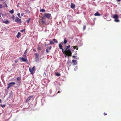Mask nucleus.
<instances>
[{"label": "nucleus", "instance_id": "cd10ccee", "mask_svg": "<svg viewBox=\"0 0 121 121\" xmlns=\"http://www.w3.org/2000/svg\"><path fill=\"white\" fill-rule=\"evenodd\" d=\"M25 29H23V30H21V31H20L22 32H25Z\"/></svg>", "mask_w": 121, "mask_h": 121}, {"label": "nucleus", "instance_id": "7ed1b4c3", "mask_svg": "<svg viewBox=\"0 0 121 121\" xmlns=\"http://www.w3.org/2000/svg\"><path fill=\"white\" fill-rule=\"evenodd\" d=\"M113 18L115 19L114 20L115 22H119V21L118 19V16L117 14L114 15L113 16Z\"/></svg>", "mask_w": 121, "mask_h": 121}, {"label": "nucleus", "instance_id": "864d4df0", "mask_svg": "<svg viewBox=\"0 0 121 121\" xmlns=\"http://www.w3.org/2000/svg\"><path fill=\"white\" fill-rule=\"evenodd\" d=\"M1 114V113H0V115Z\"/></svg>", "mask_w": 121, "mask_h": 121}, {"label": "nucleus", "instance_id": "0eeeda50", "mask_svg": "<svg viewBox=\"0 0 121 121\" xmlns=\"http://www.w3.org/2000/svg\"><path fill=\"white\" fill-rule=\"evenodd\" d=\"M34 96L33 95H32L30 96L27 99L26 101V103L28 102L30 100V99L32 98Z\"/></svg>", "mask_w": 121, "mask_h": 121}, {"label": "nucleus", "instance_id": "a211bd4d", "mask_svg": "<svg viewBox=\"0 0 121 121\" xmlns=\"http://www.w3.org/2000/svg\"><path fill=\"white\" fill-rule=\"evenodd\" d=\"M35 58H37L39 56V55L37 53H36L35 54Z\"/></svg>", "mask_w": 121, "mask_h": 121}, {"label": "nucleus", "instance_id": "aec40b11", "mask_svg": "<svg viewBox=\"0 0 121 121\" xmlns=\"http://www.w3.org/2000/svg\"><path fill=\"white\" fill-rule=\"evenodd\" d=\"M70 47V45H69L68 46H66V49H69V48Z\"/></svg>", "mask_w": 121, "mask_h": 121}, {"label": "nucleus", "instance_id": "c9c22d12", "mask_svg": "<svg viewBox=\"0 0 121 121\" xmlns=\"http://www.w3.org/2000/svg\"><path fill=\"white\" fill-rule=\"evenodd\" d=\"M26 52H26V51H25V52H24V55H25V56H26Z\"/></svg>", "mask_w": 121, "mask_h": 121}, {"label": "nucleus", "instance_id": "4be33fe9", "mask_svg": "<svg viewBox=\"0 0 121 121\" xmlns=\"http://www.w3.org/2000/svg\"><path fill=\"white\" fill-rule=\"evenodd\" d=\"M73 47L74 48V49H76L77 50H78V48L77 46H73Z\"/></svg>", "mask_w": 121, "mask_h": 121}, {"label": "nucleus", "instance_id": "2f4dec72", "mask_svg": "<svg viewBox=\"0 0 121 121\" xmlns=\"http://www.w3.org/2000/svg\"><path fill=\"white\" fill-rule=\"evenodd\" d=\"M49 50H48V49L47 48L46 49V52L47 53H48L49 52Z\"/></svg>", "mask_w": 121, "mask_h": 121}, {"label": "nucleus", "instance_id": "dca6fc26", "mask_svg": "<svg viewBox=\"0 0 121 121\" xmlns=\"http://www.w3.org/2000/svg\"><path fill=\"white\" fill-rule=\"evenodd\" d=\"M9 12L11 14H13L14 13V10L13 9H12L11 10L9 11Z\"/></svg>", "mask_w": 121, "mask_h": 121}, {"label": "nucleus", "instance_id": "58836bf2", "mask_svg": "<svg viewBox=\"0 0 121 121\" xmlns=\"http://www.w3.org/2000/svg\"><path fill=\"white\" fill-rule=\"evenodd\" d=\"M10 87L9 86H8L7 88V89H9Z\"/></svg>", "mask_w": 121, "mask_h": 121}, {"label": "nucleus", "instance_id": "603ef678", "mask_svg": "<svg viewBox=\"0 0 121 121\" xmlns=\"http://www.w3.org/2000/svg\"><path fill=\"white\" fill-rule=\"evenodd\" d=\"M4 7H5V6H4Z\"/></svg>", "mask_w": 121, "mask_h": 121}, {"label": "nucleus", "instance_id": "f704fd0d", "mask_svg": "<svg viewBox=\"0 0 121 121\" xmlns=\"http://www.w3.org/2000/svg\"><path fill=\"white\" fill-rule=\"evenodd\" d=\"M18 62V60L17 59L15 61V62L16 63Z\"/></svg>", "mask_w": 121, "mask_h": 121}, {"label": "nucleus", "instance_id": "20e7f679", "mask_svg": "<svg viewBox=\"0 0 121 121\" xmlns=\"http://www.w3.org/2000/svg\"><path fill=\"white\" fill-rule=\"evenodd\" d=\"M15 22L21 23L22 22L21 19H20L18 17H16L15 18Z\"/></svg>", "mask_w": 121, "mask_h": 121}, {"label": "nucleus", "instance_id": "f8f14e48", "mask_svg": "<svg viewBox=\"0 0 121 121\" xmlns=\"http://www.w3.org/2000/svg\"><path fill=\"white\" fill-rule=\"evenodd\" d=\"M2 22L5 23L6 24H8L9 23V21L8 20H6L5 21H4L3 20H2Z\"/></svg>", "mask_w": 121, "mask_h": 121}, {"label": "nucleus", "instance_id": "72a5a7b5", "mask_svg": "<svg viewBox=\"0 0 121 121\" xmlns=\"http://www.w3.org/2000/svg\"><path fill=\"white\" fill-rule=\"evenodd\" d=\"M86 26L85 25H84L83 26V30H84L86 29Z\"/></svg>", "mask_w": 121, "mask_h": 121}, {"label": "nucleus", "instance_id": "c85d7f7f", "mask_svg": "<svg viewBox=\"0 0 121 121\" xmlns=\"http://www.w3.org/2000/svg\"><path fill=\"white\" fill-rule=\"evenodd\" d=\"M41 48L39 47H38L37 48V49L38 51H39L41 50Z\"/></svg>", "mask_w": 121, "mask_h": 121}, {"label": "nucleus", "instance_id": "5701e85b", "mask_svg": "<svg viewBox=\"0 0 121 121\" xmlns=\"http://www.w3.org/2000/svg\"><path fill=\"white\" fill-rule=\"evenodd\" d=\"M50 43L51 45H52V44H54V43L52 41H50Z\"/></svg>", "mask_w": 121, "mask_h": 121}, {"label": "nucleus", "instance_id": "79ce46f5", "mask_svg": "<svg viewBox=\"0 0 121 121\" xmlns=\"http://www.w3.org/2000/svg\"><path fill=\"white\" fill-rule=\"evenodd\" d=\"M118 2L121 1V0H116Z\"/></svg>", "mask_w": 121, "mask_h": 121}, {"label": "nucleus", "instance_id": "c03bdc74", "mask_svg": "<svg viewBox=\"0 0 121 121\" xmlns=\"http://www.w3.org/2000/svg\"><path fill=\"white\" fill-rule=\"evenodd\" d=\"M104 114L105 115H107V114L105 112H104Z\"/></svg>", "mask_w": 121, "mask_h": 121}, {"label": "nucleus", "instance_id": "09e8293b", "mask_svg": "<svg viewBox=\"0 0 121 121\" xmlns=\"http://www.w3.org/2000/svg\"><path fill=\"white\" fill-rule=\"evenodd\" d=\"M60 91H58L57 92V94H58V93H60Z\"/></svg>", "mask_w": 121, "mask_h": 121}, {"label": "nucleus", "instance_id": "37998d69", "mask_svg": "<svg viewBox=\"0 0 121 121\" xmlns=\"http://www.w3.org/2000/svg\"><path fill=\"white\" fill-rule=\"evenodd\" d=\"M14 16H13V17H12V18L13 19H14Z\"/></svg>", "mask_w": 121, "mask_h": 121}, {"label": "nucleus", "instance_id": "4468645a", "mask_svg": "<svg viewBox=\"0 0 121 121\" xmlns=\"http://www.w3.org/2000/svg\"><path fill=\"white\" fill-rule=\"evenodd\" d=\"M94 15L95 16H100V14L98 12H97L96 13H95L94 14Z\"/></svg>", "mask_w": 121, "mask_h": 121}, {"label": "nucleus", "instance_id": "473e14b6", "mask_svg": "<svg viewBox=\"0 0 121 121\" xmlns=\"http://www.w3.org/2000/svg\"><path fill=\"white\" fill-rule=\"evenodd\" d=\"M18 16L20 18H21V17L20 16V13H18L17 14Z\"/></svg>", "mask_w": 121, "mask_h": 121}, {"label": "nucleus", "instance_id": "f03ea898", "mask_svg": "<svg viewBox=\"0 0 121 121\" xmlns=\"http://www.w3.org/2000/svg\"><path fill=\"white\" fill-rule=\"evenodd\" d=\"M35 66H33L32 68H29V70L31 74H33L34 73H35Z\"/></svg>", "mask_w": 121, "mask_h": 121}, {"label": "nucleus", "instance_id": "393cba45", "mask_svg": "<svg viewBox=\"0 0 121 121\" xmlns=\"http://www.w3.org/2000/svg\"><path fill=\"white\" fill-rule=\"evenodd\" d=\"M0 105H1L2 107L3 108L5 107L6 106V105L5 104H4L3 105L0 104Z\"/></svg>", "mask_w": 121, "mask_h": 121}, {"label": "nucleus", "instance_id": "423d86ee", "mask_svg": "<svg viewBox=\"0 0 121 121\" xmlns=\"http://www.w3.org/2000/svg\"><path fill=\"white\" fill-rule=\"evenodd\" d=\"M19 59L20 60H21V61L24 62H28V60L26 58H25L23 57H19Z\"/></svg>", "mask_w": 121, "mask_h": 121}, {"label": "nucleus", "instance_id": "f257e3e1", "mask_svg": "<svg viewBox=\"0 0 121 121\" xmlns=\"http://www.w3.org/2000/svg\"><path fill=\"white\" fill-rule=\"evenodd\" d=\"M71 50L72 49L71 48H69L68 49H65V50H64L62 52L65 54L67 55V56H68V58L69 56H71L72 55Z\"/></svg>", "mask_w": 121, "mask_h": 121}, {"label": "nucleus", "instance_id": "e433bc0d", "mask_svg": "<svg viewBox=\"0 0 121 121\" xmlns=\"http://www.w3.org/2000/svg\"><path fill=\"white\" fill-rule=\"evenodd\" d=\"M2 5L1 4H0V8H2Z\"/></svg>", "mask_w": 121, "mask_h": 121}, {"label": "nucleus", "instance_id": "a878e982", "mask_svg": "<svg viewBox=\"0 0 121 121\" xmlns=\"http://www.w3.org/2000/svg\"><path fill=\"white\" fill-rule=\"evenodd\" d=\"M45 17L43 15V16L42 17H41V20H44V18Z\"/></svg>", "mask_w": 121, "mask_h": 121}, {"label": "nucleus", "instance_id": "1a4fd4ad", "mask_svg": "<svg viewBox=\"0 0 121 121\" xmlns=\"http://www.w3.org/2000/svg\"><path fill=\"white\" fill-rule=\"evenodd\" d=\"M59 48L60 49H62V51L63 52V51L64 50V49L63 48L61 44H59Z\"/></svg>", "mask_w": 121, "mask_h": 121}, {"label": "nucleus", "instance_id": "bb28decb", "mask_svg": "<svg viewBox=\"0 0 121 121\" xmlns=\"http://www.w3.org/2000/svg\"><path fill=\"white\" fill-rule=\"evenodd\" d=\"M17 80L18 81H20L21 79V78L20 77H18L17 78Z\"/></svg>", "mask_w": 121, "mask_h": 121}, {"label": "nucleus", "instance_id": "c756f323", "mask_svg": "<svg viewBox=\"0 0 121 121\" xmlns=\"http://www.w3.org/2000/svg\"><path fill=\"white\" fill-rule=\"evenodd\" d=\"M30 18H29V19L28 20H26V22L27 23H29V22L30 20Z\"/></svg>", "mask_w": 121, "mask_h": 121}, {"label": "nucleus", "instance_id": "2eb2a0df", "mask_svg": "<svg viewBox=\"0 0 121 121\" xmlns=\"http://www.w3.org/2000/svg\"><path fill=\"white\" fill-rule=\"evenodd\" d=\"M41 21L42 22V23L43 24L46 25V22L43 20H41Z\"/></svg>", "mask_w": 121, "mask_h": 121}, {"label": "nucleus", "instance_id": "7c9ffc66", "mask_svg": "<svg viewBox=\"0 0 121 121\" xmlns=\"http://www.w3.org/2000/svg\"><path fill=\"white\" fill-rule=\"evenodd\" d=\"M52 48V46H50L49 48L48 47V50H50Z\"/></svg>", "mask_w": 121, "mask_h": 121}, {"label": "nucleus", "instance_id": "b1692460", "mask_svg": "<svg viewBox=\"0 0 121 121\" xmlns=\"http://www.w3.org/2000/svg\"><path fill=\"white\" fill-rule=\"evenodd\" d=\"M40 11L42 12H44L45 11V10L44 9H41L40 10Z\"/></svg>", "mask_w": 121, "mask_h": 121}, {"label": "nucleus", "instance_id": "a19ab883", "mask_svg": "<svg viewBox=\"0 0 121 121\" xmlns=\"http://www.w3.org/2000/svg\"><path fill=\"white\" fill-rule=\"evenodd\" d=\"M76 57V56H72V57L73 58Z\"/></svg>", "mask_w": 121, "mask_h": 121}, {"label": "nucleus", "instance_id": "9d476101", "mask_svg": "<svg viewBox=\"0 0 121 121\" xmlns=\"http://www.w3.org/2000/svg\"><path fill=\"white\" fill-rule=\"evenodd\" d=\"M72 63H73V65H74L77 64V61L73 60L72 61Z\"/></svg>", "mask_w": 121, "mask_h": 121}, {"label": "nucleus", "instance_id": "39448f33", "mask_svg": "<svg viewBox=\"0 0 121 121\" xmlns=\"http://www.w3.org/2000/svg\"><path fill=\"white\" fill-rule=\"evenodd\" d=\"M43 16L49 19L51 17V14L48 13H45L43 15Z\"/></svg>", "mask_w": 121, "mask_h": 121}, {"label": "nucleus", "instance_id": "de8ad7c7", "mask_svg": "<svg viewBox=\"0 0 121 121\" xmlns=\"http://www.w3.org/2000/svg\"><path fill=\"white\" fill-rule=\"evenodd\" d=\"M5 0H0V1H3Z\"/></svg>", "mask_w": 121, "mask_h": 121}, {"label": "nucleus", "instance_id": "8fccbe9b", "mask_svg": "<svg viewBox=\"0 0 121 121\" xmlns=\"http://www.w3.org/2000/svg\"><path fill=\"white\" fill-rule=\"evenodd\" d=\"M16 65V64H15V63H14L13 64V65Z\"/></svg>", "mask_w": 121, "mask_h": 121}, {"label": "nucleus", "instance_id": "3c124183", "mask_svg": "<svg viewBox=\"0 0 121 121\" xmlns=\"http://www.w3.org/2000/svg\"><path fill=\"white\" fill-rule=\"evenodd\" d=\"M1 15H0V17H1Z\"/></svg>", "mask_w": 121, "mask_h": 121}, {"label": "nucleus", "instance_id": "412c9836", "mask_svg": "<svg viewBox=\"0 0 121 121\" xmlns=\"http://www.w3.org/2000/svg\"><path fill=\"white\" fill-rule=\"evenodd\" d=\"M56 75L57 76H60V74L58 73H56Z\"/></svg>", "mask_w": 121, "mask_h": 121}, {"label": "nucleus", "instance_id": "f3484780", "mask_svg": "<svg viewBox=\"0 0 121 121\" xmlns=\"http://www.w3.org/2000/svg\"><path fill=\"white\" fill-rule=\"evenodd\" d=\"M67 43V40L66 39H64V40L63 43L64 44H66Z\"/></svg>", "mask_w": 121, "mask_h": 121}, {"label": "nucleus", "instance_id": "ea45409f", "mask_svg": "<svg viewBox=\"0 0 121 121\" xmlns=\"http://www.w3.org/2000/svg\"><path fill=\"white\" fill-rule=\"evenodd\" d=\"M24 13H22L21 14V16H23L24 15Z\"/></svg>", "mask_w": 121, "mask_h": 121}, {"label": "nucleus", "instance_id": "4c0bfd02", "mask_svg": "<svg viewBox=\"0 0 121 121\" xmlns=\"http://www.w3.org/2000/svg\"><path fill=\"white\" fill-rule=\"evenodd\" d=\"M4 3L5 4V7H8L7 5L5 2H4Z\"/></svg>", "mask_w": 121, "mask_h": 121}, {"label": "nucleus", "instance_id": "a18cd8bd", "mask_svg": "<svg viewBox=\"0 0 121 121\" xmlns=\"http://www.w3.org/2000/svg\"><path fill=\"white\" fill-rule=\"evenodd\" d=\"M67 56V55L65 54V57H66Z\"/></svg>", "mask_w": 121, "mask_h": 121}, {"label": "nucleus", "instance_id": "ddd939ff", "mask_svg": "<svg viewBox=\"0 0 121 121\" xmlns=\"http://www.w3.org/2000/svg\"><path fill=\"white\" fill-rule=\"evenodd\" d=\"M21 36V33L20 32H18L17 34L16 35V37L17 38H19Z\"/></svg>", "mask_w": 121, "mask_h": 121}, {"label": "nucleus", "instance_id": "49530a36", "mask_svg": "<svg viewBox=\"0 0 121 121\" xmlns=\"http://www.w3.org/2000/svg\"><path fill=\"white\" fill-rule=\"evenodd\" d=\"M33 50L35 52L36 51V50L35 49H33Z\"/></svg>", "mask_w": 121, "mask_h": 121}, {"label": "nucleus", "instance_id": "9b49d317", "mask_svg": "<svg viewBox=\"0 0 121 121\" xmlns=\"http://www.w3.org/2000/svg\"><path fill=\"white\" fill-rule=\"evenodd\" d=\"M75 5L74 4H73V3H71V8L72 9H73L75 7Z\"/></svg>", "mask_w": 121, "mask_h": 121}, {"label": "nucleus", "instance_id": "6e6552de", "mask_svg": "<svg viewBox=\"0 0 121 121\" xmlns=\"http://www.w3.org/2000/svg\"><path fill=\"white\" fill-rule=\"evenodd\" d=\"M15 84V82H12L9 83L8 85V86H9L10 87L14 85Z\"/></svg>", "mask_w": 121, "mask_h": 121}, {"label": "nucleus", "instance_id": "6ab92c4d", "mask_svg": "<svg viewBox=\"0 0 121 121\" xmlns=\"http://www.w3.org/2000/svg\"><path fill=\"white\" fill-rule=\"evenodd\" d=\"M53 41H54L55 43H58V41L57 40H56L55 39H53Z\"/></svg>", "mask_w": 121, "mask_h": 121}]
</instances>
